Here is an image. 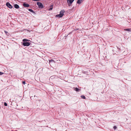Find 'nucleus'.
Listing matches in <instances>:
<instances>
[{
	"label": "nucleus",
	"mask_w": 131,
	"mask_h": 131,
	"mask_svg": "<svg viewBox=\"0 0 131 131\" xmlns=\"http://www.w3.org/2000/svg\"><path fill=\"white\" fill-rule=\"evenodd\" d=\"M65 12V11L64 10H62L60 11V14L56 15V17H61L64 15V13Z\"/></svg>",
	"instance_id": "1"
},
{
	"label": "nucleus",
	"mask_w": 131,
	"mask_h": 131,
	"mask_svg": "<svg viewBox=\"0 0 131 131\" xmlns=\"http://www.w3.org/2000/svg\"><path fill=\"white\" fill-rule=\"evenodd\" d=\"M37 4L38 6V7L40 9H42L44 7V6L40 2H37Z\"/></svg>",
	"instance_id": "2"
},
{
	"label": "nucleus",
	"mask_w": 131,
	"mask_h": 131,
	"mask_svg": "<svg viewBox=\"0 0 131 131\" xmlns=\"http://www.w3.org/2000/svg\"><path fill=\"white\" fill-rule=\"evenodd\" d=\"M22 44L24 46H29L30 45L31 43L30 42H21Z\"/></svg>",
	"instance_id": "3"
},
{
	"label": "nucleus",
	"mask_w": 131,
	"mask_h": 131,
	"mask_svg": "<svg viewBox=\"0 0 131 131\" xmlns=\"http://www.w3.org/2000/svg\"><path fill=\"white\" fill-rule=\"evenodd\" d=\"M6 5L8 7L10 8H12L13 7L8 2H7L6 3Z\"/></svg>",
	"instance_id": "4"
},
{
	"label": "nucleus",
	"mask_w": 131,
	"mask_h": 131,
	"mask_svg": "<svg viewBox=\"0 0 131 131\" xmlns=\"http://www.w3.org/2000/svg\"><path fill=\"white\" fill-rule=\"evenodd\" d=\"M74 1V0H67V2L68 3V6H69L70 5V4L72 3Z\"/></svg>",
	"instance_id": "5"
},
{
	"label": "nucleus",
	"mask_w": 131,
	"mask_h": 131,
	"mask_svg": "<svg viewBox=\"0 0 131 131\" xmlns=\"http://www.w3.org/2000/svg\"><path fill=\"white\" fill-rule=\"evenodd\" d=\"M23 6L25 7H28L30 6L27 3H26L25 2L23 4Z\"/></svg>",
	"instance_id": "6"
},
{
	"label": "nucleus",
	"mask_w": 131,
	"mask_h": 131,
	"mask_svg": "<svg viewBox=\"0 0 131 131\" xmlns=\"http://www.w3.org/2000/svg\"><path fill=\"white\" fill-rule=\"evenodd\" d=\"M30 41V40L27 39H24L23 40V42H29V41Z\"/></svg>",
	"instance_id": "7"
},
{
	"label": "nucleus",
	"mask_w": 131,
	"mask_h": 131,
	"mask_svg": "<svg viewBox=\"0 0 131 131\" xmlns=\"http://www.w3.org/2000/svg\"><path fill=\"white\" fill-rule=\"evenodd\" d=\"M83 0H78L77 3L79 4H80L83 2Z\"/></svg>",
	"instance_id": "8"
},
{
	"label": "nucleus",
	"mask_w": 131,
	"mask_h": 131,
	"mask_svg": "<svg viewBox=\"0 0 131 131\" xmlns=\"http://www.w3.org/2000/svg\"><path fill=\"white\" fill-rule=\"evenodd\" d=\"M53 8V4H52L50 6L49 8L48 9V10H52Z\"/></svg>",
	"instance_id": "9"
},
{
	"label": "nucleus",
	"mask_w": 131,
	"mask_h": 131,
	"mask_svg": "<svg viewBox=\"0 0 131 131\" xmlns=\"http://www.w3.org/2000/svg\"><path fill=\"white\" fill-rule=\"evenodd\" d=\"M14 7L15 8L18 9L19 8V6L17 4H15L14 5Z\"/></svg>",
	"instance_id": "10"
},
{
	"label": "nucleus",
	"mask_w": 131,
	"mask_h": 131,
	"mask_svg": "<svg viewBox=\"0 0 131 131\" xmlns=\"http://www.w3.org/2000/svg\"><path fill=\"white\" fill-rule=\"evenodd\" d=\"M28 10L29 11L34 14H36V13L31 9H29Z\"/></svg>",
	"instance_id": "11"
},
{
	"label": "nucleus",
	"mask_w": 131,
	"mask_h": 131,
	"mask_svg": "<svg viewBox=\"0 0 131 131\" xmlns=\"http://www.w3.org/2000/svg\"><path fill=\"white\" fill-rule=\"evenodd\" d=\"M74 88V90L77 92H79L80 90V89H79L77 88Z\"/></svg>",
	"instance_id": "12"
},
{
	"label": "nucleus",
	"mask_w": 131,
	"mask_h": 131,
	"mask_svg": "<svg viewBox=\"0 0 131 131\" xmlns=\"http://www.w3.org/2000/svg\"><path fill=\"white\" fill-rule=\"evenodd\" d=\"M124 30L125 31H131V28L125 29H124Z\"/></svg>",
	"instance_id": "13"
},
{
	"label": "nucleus",
	"mask_w": 131,
	"mask_h": 131,
	"mask_svg": "<svg viewBox=\"0 0 131 131\" xmlns=\"http://www.w3.org/2000/svg\"><path fill=\"white\" fill-rule=\"evenodd\" d=\"M81 97L84 99H85V96L83 95H82L81 96Z\"/></svg>",
	"instance_id": "14"
},
{
	"label": "nucleus",
	"mask_w": 131,
	"mask_h": 131,
	"mask_svg": "<svg viewBox=\"0 0 131 131\" xmlns=\"http://www.w3.org/2000/svg\"><path fill=\"white\" fill-rule=\"evenodd\" d=\"M49 61L50 63L52 62H54V61L52 59L51 60H49Z\"/></svg>",
	"instance_id": "15"
},
{
	"label": "nucleus",
	"mask_w": 131,
	"mask_h": 131,
	"mask_svg": "<svg viewBox=\"0 0 131 131\" xmlns=\"http://www.w3.org/2000/svg\"><path fill=\"white\" fill-rule=\"evenodd\" d=\"M4 105L5 106H7V104L6 103V102H5L4 103Z\"/></svg>",
	"instance_id": "16"
},
{
	"label": "nucleus",
	"mask_w": 131,
	"mask_h": 131,
	"mask_svg": "<svg viewBox=\"0 0 131 131\" xmlns=\"http://www.w3.org/2000/svg\"><path fill=\"white\" fill-rule=\"evenodd\" d=\"M113 128L114 129V130H115L117 128V127L116 126H114L113 127Z\"/></svg>",
	"instance_id": "17"
},
{
	"label": "nucleus",
	"mask_w": 131,
	"mask_h": 131,
	"mask_svg": "<svg viewBox=\"0 0 131 131\" xmlns=\"http://www.w3.org/2000/svg\"><path fill=\"white\" fill-rule=\"evenodd\" d=\"M4 74L2 72H0V75L3 74Z\"/></svg>",
	"instance_id": "18"
},
{
	"label": "nucleus",
	"mask_w": 131,
	"mask_h": 131,
	"mask_svg": "<svg viewBox=\"0 0 131 131\" xmlns=\"http://www.w3.org/2000/svg\"><path fill=\"white\" fill-rule=\"evenodd\" d=\"M23 83L25 85V81H24L23 82Z\"/></svg>",
	"instance_id": "19"
},
{
	"label": "nucleus",
	"mask_w": 131,
	"mask_h": 131,
	"mask_svg": "<svg viewBox=\"0 0 131 131\" xmlns=\"http://www.w3.org/2000/svg\"><path fill=\"white\" fill-rule=\"evenodd\" d=\"M83 73L85 74H86L87 73V72L86 71H84V72H83Z\"/></svg>",
	"instance_id": "20"
},
{
	"label": "nucleus",
	"mask_w": 131,
	"mask_h": 131,
	"mask_svg": "<svg viewBox=\"0 0 131 131\" xmlns=\"http://www.w3.org/2000/svg\"><path fill=\"white\" fill-rule=\"evenodd\" d=\"M4 32L6 34H7L8 32L6 31H5Z\"/></svg>",
	"instance_id": "21"
},
{
	"label": "nucleus",
	"mask_w": 131,
	"mask_h": 131,
	"mask_svg": "<svg viewBox=\"0 0 131 131\" xmlns=\"http://www.w3.org/2000/svg\"><path fill=\"white\" fill-rule=\"evenodd\" d=\"M68 35H67V36H66L67 37L68 36Z\"/></svg>",
	"instance_id": "22"
}]
</instances>
